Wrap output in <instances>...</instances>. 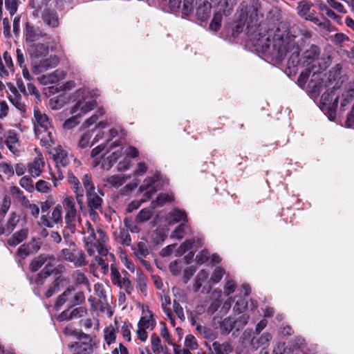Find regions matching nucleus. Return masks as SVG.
<instances>
[{
	"mask_svg": "<svg viewBox=\"0 0 354 354\" xmlns=\"http://www.w3.org/2000/svg\"><path fill=\"white\" fill-rule=\"evenodd\" d=\"M289 26L288 23L280 21L274 31L270 30L267 35H260L257 42V46L261 48L263 52H266L272 47V54L279 60H283L289 54V67H295L299 63L302 66H309L310 62L321 56L319 47L311 45L304 53L301 59L299 53L301 48L299 40L296 41L295 35L288 34Z\"/></svg>",
	"mask_w": 354,
	"mask_h": 354,
	"instance_id": "f257e3e1",
	"label": "nucleus"
},
{
	"mask_svg": "<svg viewBox=\"0 0 354 354\" xmlns=\"http://www.w3.org/2000/svg\"><path fill=\"white\" fill-rule=\"evenodd\" d=\"M259 8V1H243L240 6L239 21L233 29L232 35L237 37L245 29L246 34L250 36L260 28L254 46L263 51L261 48L257 46V40L261 35H267L268 30H273L274 31L276 30L278 24L281 21V12L276 8L272 9L268 15V19L270 24L267 23L261 24L260 18L262 17V15L260 13Z\"/></svg>",
	"mask_w": 354,
	"mask_h": 354,
	"instance_id": "f03ea898",
	"label": "nucleus"
},
{
	"mask_svg": "<svg viewBox=\"0 0 354 354\" xmlns=\"http://www.w3.org/2000/svg\"><path fill=\"white\" fill-rule=\"evenodd\" d=\"M81 233L83 235V241L84 248L90 256L95 255V251L97 255L94 257V261L91 263V268H94L96 265L99 266L104 274L109 272V263L115 260V256L109 252L105 243L108 240V236L101 229L97 230V234L95 232L94 227L91 223L86 221L82 225Z\"/></svg>",
	"mask_w": 354,
	"mask_h": 354,
	"instance_id": "7ed1b4c3",
	"label": "nucleus"
},
{
	"mask_svg": "<svg viewBox=\"0 0 354 354\" xmlns=\"http://www.w3.org/2000/svg\"><path fill=\"white\" fill-rule=\"evenodd\" d=\"M35 118L37 124H35V132L44 146H50L53 142V128L48 117L39 110H35Z\"/></svg>",
	"mask_w": 354,
	"mask_h": 354,
	"instance_id": "20e7f679",
	"label": "nucleus"
},
{
	"mask_svg": "<svg viewBox=\"0 0 354 354\" xmlns=\"http://www.w3.org/2000/svg\"><path fill=\"white\" fill-rule=\"evenodd\" d=\"M62 208L64 210L65 227L71 234H74L76 232L77 225L80 224L82 221L81 216L78 214L74 198L68 195L64 196Z\"/></svg>",
	"mask_w": 354,
	"mask_h": 354,
	"instance_id": "39448f33",
	"label": "nucleus"
},
{
	"mask_svg": "<svg viewBox=\"0 0 354 354\" xmlns=\"http://www.w3.org/2000/svg\"><path fill=\"white\" fill-rule=\"evenodd\" d=\"M96 93L85 88H80L75 93L77 102L71 110V114L75 115H81L87 113L93 110L96 106L97 102L93 97Z\"/></svg>",
	"mask_w": 354,
	"mask_h": 354,
	"instance_id": "423d86ee",
	"label": "nucleus"
},
{
	"mask_svg": "<svg viewBox=\"0 0 354 354\" xmlns=\"http://www.w3.org/2000/svg\"><path fill=\"white\" fill-rule=\"evenodd\" d=\"M82 180L86 192L88 208L101 209L103 203L102 196H104V193L99 189L95 190L91 175L84 174Z\"/></svg>",
	"mask_w": 354,
	"mask_h": 354,
	"instance_id": "0eeeda50",
	"label": "nucleus"
},
{
	"mask_svg": "<svg viewBox=\"0 0 354 354\" xmlns=\"http://www.w3.org/2000/svg\"><path fill=\"white\" fill-rule=\"evenodd\" d=\"M68 247L63 248L60 253L62 258L73 263L75 267H82L87 265L86 255L83 251L79 250L75 243L71 241L68 243Z\"/></svg>",
	"mask_w": 354,
	"mask_h": 354,
	"instance_id": "6e6552de",
	"label": "nucleus"
},
{
	"mask_svg": "<svg viewBox=\"0 0 354 354\" xmlns=\"http://www.w3.org/2000/svg\"><path fill=\"white\" fill-rule=\"evenodd\" d=\"M336 89L327 90L321 97L319 107L328 116L330 120H333L336 117V109L338 104V97H335Z\"/></svg>",
	"mask_w": 354,
	"mask_h": 354,
	"instance_id": "1a4fd4ad",
	"label": "nucleus"
},
{
	"mask_svg": "<svg viewBox=\"0 0 354 354\" xmlns=\"http://www.w3.org/2000/svg\"><path fill=\"white\" fill-rule=\"evenodd\" d=\"M308 87L309 93L313 97H317L324 89L326 91L332 89L328 80L322 73H313Z\"/></svg>",
	"mask_w": 354,
	"mask_h": 354,
	"instance_id": "9d476101",
	"label": "nucleus"
},
{
	"mask_svg": "<svg viewBox=\"0 0 354 354\" xmlns=\"http://www.w3.org/2000/svg\"><path fill=\"white\" fill-rule=\"evenodd\" d=\"M127 272H124V277L122 278L121 274L118 268L111 264V280L113 284L118 286L121 289H124L125 292L130 295L133 291V286L131 281L127 277Z\"/></svg>",
	"mask_w": 354,
	"mask_h": 354,
	"instance_id": "9b49d317",
	"label": "nucleus"
},
{
	"mask_svg": "<svg viewBox=\"0 0 354 354\" xmlns=\"http://www.w3.org/2000/svg\"><path fill=\"white\" fill-rule=\"evenodd\" d=\"M59 58L57 56H50L46 59H40L31 63L32 72L39 75L46 71L55 68L59 64Z\"/></svg>",
	"mask_w": 354,
	"mask_h": 354,
	"instance_id": "f8f14e48",
	"label": "nucleus"
},
{
	"mask_svg": "<svg viewBox=\"0 0 354 354\" xmlns=\"http://www.w3.org/2000/svg\"><path fill=\"white\" fill-rule=\"evenodd\" d=\"M62 205L57 204L53 209L50 214H44L41 216V223L47 227L52 228L55 225L62 222Z\"/></svg>",
	"mask_w": 354,
	"mask_h": 354,
	"instance_id": "ddd939ff",
	"label": "nucleus"
},
{
	"mask_svg": "<svg viewBox=\"0 0 354 354\" xmlns=\"http://www.w3.org/2000/svg\"><path fill=\"white\" fill-rule=\"evenodd\" d=\"M342 66L340 64H336L332 68L328 74H324L328 80L332 89L339 88L342 84L347 80L345 75L342 74Z\"/></svg>",
	"mask_w": 354,
	"mask_h": 354,
	"instance_id": "4468645a",
	"label": "nucleus"
},
{
	"mask_svg": "<svg viewBox=\"0 0 354 354\" xmlns=\"http://www.w3.org/2000/svg\"><path fill=\"white\" fill-rule=\"evenodd\" d=\"M68 183L73 190L75 200L80 209L84 207V188L81 185L80 180L72 173L68 174Z\"/></svg>",
	"mask_w": 354,
	"mask_h": 354,
	"instance_id": "2eb2a0df",
	"label": "nucleus"
},
{
	"mask_svg": "<svg viewBox=\"0 0 354 354\" xmlns=\"http://www.w3.org/2000/svg\"><path fill=\"white\" fill-rule=\"evenodd\" d=\"M72 306H71V307L59 314L57 317V321H71L74 319L83 317L87 314V309L85 307L72 308Z\"/></svg>",
	"mask_w": 354,
	"mask_h": 354,
	"instance_id": "dca6fc26",
	"label": "nucleus"
},
{
	"mask_svg": "<svg viewBox=\"0 0 354 354\" xmlns=\"http://www.w3.org/2000/svg\"><path fill=\"white\" fill-rule=\"evenodd\" d=\"M28 53L32 63L46 57L48 55L49 47L41 43L30 44L28 46Z\"/></svg>",
	"mask_w": 354,
	"mask_h": 354,
	"instance_id": "f3484780",
	"label": "nucleus"
},
{
	"mask_svg": "<svg viewBox=\"0 0 354 354\" xmlns=\"http://www.w3.org/2000/svg\"><path fill=\"white\" fill-rule=\"evenodd\" d=\"M160 180V174H156L153 177L146 178L142 184L140 186L139 190L143 192V197L145 200H149L153 195L157 192V188L155 183Z\"/></svg>",
	"mask_w": 354,
	"mask_h": 354,
	"instance_id": "a211bd4d",
	"label": "nucleus"
},
{
	"mask_svg": "<svg viewBox=\"0 0 354 354\" xmlns=\"http://www.w3.org/2000/svg\"><path fill=\"white\" fill-rule=\"evenodd\" d=\"M330 64V56L321 55L315 60L310 62V64L309 66H304L303 67L310 71H313V73L320 74L323 71L326 70Z\"/></svg>",
	"mask_w": 354,
	"mask_h": 354,
	"instance_id": "6ab92c4d",
	"label": "nucleus"
},
{
	"mask_svg": "<svg viewBox=\"0 0 354 354\" xmlns=\"http://www.w3.org/2000/svg\"><path fill=\"white\" fill-rule=\"evenodd\" d=\"M5 144L9 151L14 155L19 156V135L14 130H9L4 134Z\"/></svg>",
	"mask_w": 354,
	"mask_h": 354,
	"instance_id": "aec40b11",
	"label": "nucleus"
},
{
	"mask_svg": "<svg viewBox=\"0 0 354 354\" xmlns=\"http://www.w3.org/2000/svg\"><path fill=\"white\" fill-rule=\"evenodd\" d=\"M330 41L344 51H348L349 47L354 46V41L342 32L335 33L331 36Z\"/></svg>",
	"mask_w": 354,
	"mask_h": 354,
	"instance_id": "412c9836",
	"label": "nucleus"
},
{
	"mask_svg": "<svg viewBox=\"0 0 354 354\" xmlns=\"http://www.w3.org/2000/svg\"><path fill=\"white\" fill-rule=\"evenodd\" d=\"M312 4L308 1H299L297 10L298 14L306 20L314 23L318 22V18L315 16V11L311 9Z\"/></svg>",
	"mask_w": 354,
	"mask_h": 354,
	"instance_id": "4be33fe9",
	"label": "nucleus"
},
{
	"mask_svg": "<svg viewBox=\"0 0 354 354\" xmlns=\"http://www.w3.org/2000/svg\"><path fill=\"white\" fill-rule=\"evenodd\" d=\"M46 33L40 30L38 27H35L30 24H26L25 30L26 42L33 44L35 41L39 40L44 37Z\"/></svg>",
	"mask_w": 354,
	"mask_h": 354,
	"instance_id": "5701e85b",
	"label": "nucleus"
},
{
	"mask_svg": "<svg viewBox=\"0 0 354 354\" xmlns=\"http://www.w3.org/2000/svg\"><path fill=\"white\" fill-rule=\"evenodd\" d=\"M44 165L43 156L40 152H38L32 162L28 165V171L32 177L36 178L41 175Z\"/></svg>",
	"mask_w": 354,
	"mask_h": 354,
	"instance_id": "b1692460",
	"label": "nucleus"
},
{
	"mask_svg": "<svg viewBox=\"0 0 354 354\" xmlns=\"http://www.w3.org/2000/svg\"><path fill=\"white\" fill-rule=\"evenodd\" d=\"M13 62L10 55L4 52L3 57L0 56V77H6L9 75V71H13Z\"/></svg>",
	"mask_w": 354,
	"mask_h": 354,
	"instance_id": "393cba45",
	"label": "nucleus"
},
{
	"mask_svg": "<svg viewBox=\"0 0 354 354\" xmlns=\"http://www.w3.org/2000/svg\"><path fill=\"white\" fill-rule=\"evenodd\" d=\"M53 158L58 167L60 166L66 167L69 163L68 153L61 146L55 148Z\"/></svg>",
	"mask_w": 354,
	"mask_h": 354,
	"instance_id": "a878e982",
	"label": "nucleus"
},
{
	"mask_svg": "<svg viewBox=\"0 0 354 354\" xmlns=\"http://www.w3.org/2000/svg\"><path fill=\"white\" fill-rule=\"evenodd\" d=\"M85 339L88 342H76L75 344H72L71 347L74 348L73 354H92L93 347L91 342V338L88 335L84 336Z\"/></svg>",
	"mask_w": 354,
	"mask_h": 354,
	"instance_id": "bb28decb",
	"label": "nucleus"
},
{
	"mask_svg": "<svg viewBox=\"0 0 354 354\" xmlns=\"http://www.w3.org/2000/svg\"><path fill=\"white\" fill-rule=\"evenodd\" d=\"M41 17L44 23L48 26L56 28L59 26L58 16L54 10L45 8L42 12Z\"/></svg>",
	"mask_w": 354,
	"mask_h": 354,
	"instance_id": "cd10ccee",
	"label": "nucleus"
},
{
	"mask_svg": "<svg viewBox=\"0 0 354 354\" xmlns=\"http://www.w3.org/2000/svg\"><path fill=\"white\" fill-rule=\"evenodd\" d=\"M28 234V229L26 227L21 228L7 239V243L10 246L15 247L26 239Z\"/></svg>",
	"mask_w": 354,
	"mask_h": 354,
	"instance_id": "c85d7f7f",
	"label": "nucleus"
},
{
	"mask_svg": "<svg viewBox=\"0 0 354 354\" xmlns=\"http://www.w3.org/2000/svg\"><path fill=\"white\" fill-rule=\"evenodd\" d=\"M169 224H175L180 221H187V214L183 209L175 208L171 211L166 218Z\"/></svg>",
	"mask_w": 354,
	"mask_h": 354,
	"instance_id": "c756f323",
	"label": "nucleus"
},
{
	"mask_svg": "<svg viewBox=\"0 0 354 354\" xmlns=\"http://www.w3.org/2000/svg\"><path fill=\"white\" fill-rule=\"evenodd\" d=\"M75 291L73 286H68L61 295H59L54 304L56 310H59L63 305L72 298V293Z\"/></svg>",
	"mask_w": 354,
	"mask_h": 354,
	"instance_id": "7c9ffc66",
	"label": "nucleus"
},
{
	"mask_svg": "<svg viewBox=\"0 0 354 354\" xmlns=\"http://www.w3.org/2000/svg\"><path fill=\"white\" fill-rule=\"evenodd\" d=\"M143 316L140 318L138 326L145 329L153 330L156 326V322L153 319L152 313L147 310V311L143 310Z\"/></svg>",
	"mask_w": 354,
	"mask_h": 354,
	"instance_id": "2f4dec72",
	"label": "nucleus"
},
{
	"mask_svg": "<svg viewBox=\"0 0 354 354\" xmlns=\"http://www.w3.org/2000/svg\"><path fill=\"white\" fill-rule=\"evenodd\" d=\"M55 258L53 255L49 254H41L37 258H35L30 264V269L32 272L37 271L48 260L50 262L48 263L51 264V261H54Z\"/></svg>",
	"mask_w": 354,
	"mask_h": 354,
	"instance_id": "473e14b6",
	"label": "nucleus"
},
{
	"mask_svg": "<svg viewBox=\"0 0 354 354\" xmlns=\"http://www.w3.org/2000/svg\"><path fill=\"white\" fill-rule=\"evenodd\" d=\"M354 98V81L348 83L342 95L341 106H346Z\"/></svg>",
	"mask_w": 354,
	"mask_h": 354,
	"instance_id": "72a5a7b5",
	"label": "nucleus"
},
{
	"mask_svg": "<svg viewBox=\"0 0 354 354\" xmlns=\"http://www.w3.org/2000/svg\"><path fill=\"white\" fill-rule=\"evenodd\" d=\"M122 149H119L109 155L106 158H104L102 162V167L103 169L109 170L117 160L122 156Z\"/></svg>",
	"mask_w": 354,
	"mask_h": 354,
	"instance_id": "f704fd0d",
	"label": "nucleus"
},
{
	"mask_svg": "<svg viewBox=\"0 0 354 354\" xmlns=\"http://www.w3.org/2000/svg\"><path fill=\"white\" fill-rule=\"evenodd\" d=\"M272 339V335L268 333H264L261 336H254L251 340L252 346L257 349L260 346H266Z\"/></svg>",
	"mask_w": 354,
	"mask_h": 354,
	"instance_id": "c9c22d12",
	"label": "nucleus"
},
{
	"mask_svg": "<svg viewBox=\"0 0 354 354\" xmlns=\"http://www.w3.org/2000/svg\"><path fill=\"white\" fill-rule=\"evenodd\" d=\"M235 326V319L232 317H227L219 323L221 331L223 334H229L233 328H236Z\"/></svg>",
	"mask_w": 354,
	"mask_h": 354,
	"instance_id": "e433bc0d",
	"label": "nucleus"
},
{
	"mask_svg": "<svg viewBox=\"0 0 354 354\" xmlns=\"http://www.w3.org/2000/svg\"><path fill=\"white\" fill-rule=\"evenodd\" d=\"M174 200L173 194H169L166 193L160 194L155 201L151 202L152 209H155L157 207H162L167 203L172 202Z\"/></svg>",
	"mask_w": 354,
	"mask_h": 354,
	"instance_id": "4c0bfd02",
	"label": "nucleus"
},
{
	"mask_svg": "<svg viewBox=\"0 0 354 354\" xmlns=\"http://www.w3.org/2000/svg\"><path fill=\"white\" fill-rule=\"evenodd\" d=\"M21 216L15 212H12L6 221V230L8 234L12 233L20 221Z\"/></svg>",
	"mask_w": 354,
	"mask_h": 354,
	"instance_id": "58836bf2",
	"label": "nucleus"
},
{
	"mask_svg": "<svg viewBox=\"0 0 354 354\" xmlns=\"http://www.w3.org/2000/svg\"><path fill=\"white\" fill-rule=\"evenodd\" d=\"M129 176L125 175H113L106 178L105 182L107 185L112 187H118L122 185Z\"/></svg>",
	"mask_w": 354,
	"mask_h": 354,
	"instance_id": "ea45409f",
	"label": "nucleus"
},
{
	"mask_svg": "<svg viewBox=\"0 0 354 354\" xmlns=\"http://www.w3.org/2000/svg\"><path fill=\"white\" fill-rule=\"evenodd\" d=\"M212 348L214 354H230L232 351V347L227 342L219 343L218 342H214L212 344Z\"/></svg>",
	"mask_w": 354,
	"mask_h": 354,
	"instance_id": "a19ab883",
	"label": "nucleus"
},
{
	"mask_svg": "<svg viewBox=\"0 0 354 354\" xmlns=\"http://www.w3.org/2000/svg\"><path fill=\"white\" fill-rule=\"evenodd\" d=\"M54 270L55 268L50 263H48L44 267L43 270L37 274V278L35 279V283L37 285H42L44 282L45 279L50 276Z\"/></svg>",
	"mask_w": 354,
	"mask_h": 354,
	"instance_id": "79ce46f5",
	"label": "nucleus"
},
{
	"mask_svg": "<svg viewBox=\"0 0 354 354\" xmlns=\"http://www.w3.org/2000/svg\"><path fill=\"white\" fill-rule=\"evenodd\" d=\"M71 278L75 285L88 286V279L86 274L80 270L73 272Z\"/></svg>",
	"mask_w": 354,
	"mask_h": 354,
	"instance_id": "37998d69",
	"label": "nucleus"
},
{
	"mask_svg": "<svg viewBox=\"0 0 354 354\" xmlns=\"http://www.w3.org/2000/svg\"><path fill=\"white\" fill-rule=\"evenodd\" d=\"M10 192L12 196L20 203L21 206H23L24 204L27 203L28 199L26 196H24L23 192L17 186H11L10 188Z\"/></svg>",
	"mask_w": 354,
	"mask_h": 354,
	"instance_id": "c03bdc74",
	"label": "nucleus"
},
{
	"mask_svg": "<svg viewBox=\"0 0 354 354\" xmlns=\"http://www.w3.org/2000/svg\"><path fill=\"white\" fill-rule=\"evenodd\" d=\"M114 324L116 326L117 330L119 329V328H121V331L122 333V336L124 339H126L127 341H131V326L126 322H121L120 323L118 320L115 318L114 321Z\"/></svg>",
	"mask_w": 354,
	"mask_h": 354,
	"instance_id": "a18cd8bd",
	"label": "nucleus"
},
{
	"mask_svg": "<svg viewBox=\"0 0 354 354\" xmlns=\"http://www.w3.org/2000/svg\"><path fill=\"white\" fill-rule=\"evenodd\" d=\"M115 236L119 243L128 246L131 245V239L127 230H120L119 232H115Z\"/></svg>",
	"mask_w": 354,
	"mask_h": 354,
	"instance_id": "49530a36",
	"label": "nucleus"
},
{
	"mask_svg": "<svg viewBox=\"0 0 354 354\" xmlns=\"http://www.w3.org/2000/svg\"><path fill=\"white\" fill-rule=\"evenodd\" d=\"M233 8V1H218V12H220L221 14L222 12L225 16L230 15L231 14Z\"/></svg>",
	"mask_w": 354,
	"mask_h": 354,
	"instance_id": "de8ad7c7",
	"label": "nucleus"
},
{
	"mask_svg": "<svg viewBox=\"0 0 354 354\" xmlns=\"http://www.w3.org/2000/svg\"><path fill=\"white\" fill-rule=\"evenodd\" d=\"M211 8L212 5L209 1H203L202 6H198L196 14L201 19H205L210 14Z\"/></svg>",
	"mask_w": 354,
	"mask_h": 354,
	"instance_id": "09e8293b",
	"label": "nucleus"
},
{
	"mask_svg": "<svg viewBox=\"0 0 354 354\" xmlns=\"http://www.w3.org/2000/svg\"><path fill=\"white\" fill-rule=\"evenodd\" d=\"M104 337L106 342L109 345L115 341L116 330L112 325L109 326L104 330Z\"/></svg>",
	"mask_w": 354,
	"mask_h": 354,
	"instance_id": "8fccbe9b",
	"label": "nucleus"
},
{
	"mask_svg": "<svg viewBox=\"0 0 354 354\" xmlns=\"http://www.w3.org/2000/svg\"><path fill=\"white\" fill-rule=\"evenodd\" d=\"M209 277V273L205 270H201L196 275L194 289L195 291H198L202 284Z\"/></svg>",
	"mask_w": 354,
	"mask_h": 354,
	"instance_id": "3c124183",
	"label": "nucleus"
},
{
	"mask_svg": "<svg viewBox=\"0 0 354 354\" xmlns=\"http://www.w3.org/2000/svg\"><path fill=\"white\" fill-rule=\"evenodd\" d=\"M151 349L155 354H160L163 351V347L161 344L160 337L156 334L151 336Z\"/></svg>",
	"mask_w": 354,
	"mask_h": 354,
	"instance_id": "603ef678",
	"label": "nucleus"
},
{
	"mask_svg": "<svg viewBox=\"0 0 354 354\" xmlns=\"http://www.w3.org/2000/svg\"><path fill=\"white\" fill-rule=\"evenodd\" d=\"M153 215V211L150 208L141 209L136 216V220L138 223H143L149 221Z\"/></svg>",
	"mask_w": 354,
	"mask_h": 354,
	"instance_id": "864d4df0",
	"label": "nucleus"
},
{
	"mask_svg": "<svg viewBox=\"0 0 354 354\" xmlns=\"http://www.w3.org/2000/svg\"><path fill=\"white\" fill-rule=\"evenodd\" d=\"M64 281V279L62 277H57L49 287V288L45 292L46 298H49L53 296L56 292L59 290V286L61 283Z\"/></svg>",
	"mask_w": 354,
	"mask_h": 354,
	"instance_id": "5fc2aeb1",
	"label": "nucleus"
},
{
	"mask_svg": "<svg viewBox=\"0 0 354 354\" xmlns=\"http://www.w3.org/2000/svg\"><path fill=\"white\" fill-rule=\"evenodd\" d=\"M94 292L102 303L106 301V291L102 283H97L94 285Z\"/></svg>",
	"mask_w": 354,
	"mask_h": 354,
	"instance_id": "6e6d98bb",
	"label": "nucleus"
},
{
	"mask_svg": "<svg viewBox=\"0 0 354 354\" xmlns=\"http://www.w3.org/2000/svg\"><path fill=\"white\" fill-rule=\"evenodd\" d=\"M196 330L205 339H214L215 338L213 330L206 326L196 324Z\"/></svg>",
	"mask_w": 354,
	"mask_h": 354,
	"instance_id": "4d7b16f0",
	"label": "nucleus"
},
{
	"mask_svg": "<svg viewBox=\"0 0 354 354\" xmlns=\"http://www.w3.org/2000/svg\"><path fill=\"white\" fill-rule=\"evenodd\" d=\"M11 200L10 196H4L2 202L0 203V217H4L10 209Z\"/></svg>",
	"mask_w": 354,
	"mask_h": 354,
	"instance_id": "13d9d810",
	"label": "nucleus"
},
{
	"mask_svg": "<svg viewBox=\"0 0 354 354\" xmlns=\"http://www.w3.org/2000/svg\"><path fill=\"white\" fill-rule=\"evenodd\" d=\"M187 225L185 223L179 225L171 233V238L180 240L185 234Z\"/></svg>",
	"mask_w": 354,
	"mask_h": 354,
	"instance_id": "bf43d9fd",
	"label": "nucleus"
},
{
	"mask_svg": "<svg viewBox=\"0 0 354 354\" xmlns=\"http://www.w3.org/2000/svg\"><path fill=\"white\" fill-rule=\"evenodd\" d=\"M0 172L10 178L14 175L15 170L11 164L7 162H2L0 163Z\"/></svg>",
	"mask_w": 354,
	"mask_h": 354,
	"instance_id": "052dcab7",
	"label": "nucleus"
},
{
	"mask_svg": "<svg viewBox=\"0 0 354 354\" xmlns=\"http://www.w3.org/2000/svg\"><path fill=\"white\" fill-rule=\"evenodd\" d=\"M19 185L28 192H32L35 189L32 180L27 176H24L20 179Z\"/></svg>",
	"mask_w": 354,
	"mask_h": 354,
	"instance_id": "680f3d73",
	"label": "nucleus"
},
{
	"mask_svg": "<svg viewBox=\"0 0 354 354\" xmlns=\"http://www.w3.org/2000/svg\"><path fill=\"white\" fill-rule=\"evenodd\" d=\"M222 20V14L216 12L214 15V17L209 24V28L213 31H217L221 27Z\"/></svg>",
	"mask_w": 354,
	"mask_h": 354,
	"instance_id": "e2e57ef3",
	"label": "nucleus"
},
{
	"mask_svg": "<svg viewBox=\"0 0 354 354\" xmlns=\"http://www.w3.org/2000/svg\"><path fill=\"white\" fill-rule=\"evenodd\" d=\"M65 104L64 97L62 95L57 96L50 100V105L53 109H59Z\"/></svg>",
	"mask_w": 354,
	"mask_h": 354,
	"instance_id": "0e129e2a",
	"label": "nucleus"
},
{
	"mask_svg": "<svg viewBox=\"0 0 354 354\" xmlns=\"http://www.w3.org/2000/svg\"><path fill=\"white\" fill-rule=\"evenodd\" d=\"M124 224L127 232L130 231L132 233H138L140 232L138 226L130 218H125L124 219Z\"/></svg>",
	"mask_w": 354,
	"mask_h": 354,
	"instance_id": "69168bd1",
	"label": "nucleus"
},
{
	"mask_svg": "<svg viewBox=\"0 0 354 354\" xmlns=\"http://www.w3.org/2000/svg\"><path fill=\"white\" fill-rule=\"evenodd\" d=\"M236 288V283L231 279L226 278V281L224 286V294L230 295L233 293Z\"/></svg>",
	"mask_w": 354,
	"mask_h": 354,
	"instance_id": "338daca9",
	"label": "nucleus"
},
{
	"mask_svg": "<svg viewBox=\"0 0 354 354\" xmlns=\"http://www.w3.org/2000/svg\"><path fill=\"white\" fill-rule=\"evenodd\" d=\"M224 274L225 270L221 267H217L214 269L211 276L210 280L215 283H218L222 279Z\"/></svg>",
	"mask_w": 354,
	"mask_h": 354,
	"instance_id": "774afa93",
	"label": "nucleus"
}]
</instances>
